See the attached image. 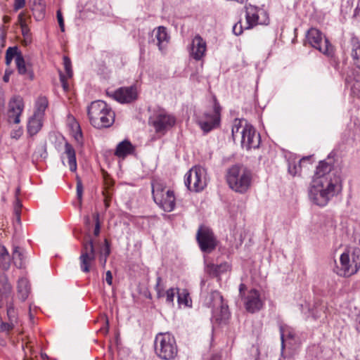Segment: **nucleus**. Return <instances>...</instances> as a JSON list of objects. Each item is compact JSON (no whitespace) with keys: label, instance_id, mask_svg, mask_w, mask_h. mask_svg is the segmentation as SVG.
<instances>
[{"label":"nucleus","instance_id":"obj_1","mask_svg":"<svg viewBox=\"0 0 360 360\" xmlns=\"http://www.w3.org/2000/svg\"><path fill=\"white\" fill-rule=\"evenodd\" d=\"M342 186L337 179L325 184L321 180H313L309 188V199L316 205L326 206L332 198L342 191Z\"/></svg>","mask_w":360,"mask_h":360},{"label":"nucleus","instance_id":"obj_2","mask_svg":"<svg viewBox=\"0 0 360 360\" xmlns=\"http://www.w3.org/2000/svg\"><path fill=\"white\" fill-rule=\"evenodd\" d=\"M87 115L91 124L96 129L108 128L115 122L114 111L107 103L101 100L91 103L87 108Z\"/></svg>","mask_w":360,"mask_h":360},{"label":"nucleus","instance_id":"obj_3","mask_svg":"<svg viewBox=\"0 0 360 360\" xmlns=\"http://www.w3.org/2000/svg\"><path fill=\"white\" fill-rule=\"evenodd\" d=\"M252 172L243 165L231 167L226 174V181L230 188L236 193L244 194L251 186Z\"/></svg>","mask_w":360,"mask_h":360},{"label":"nucleus","instance_id":"obj_4","mask_svg":"<svg viewBox=\"0 0 360 360\" xmlns=\"http://www.w3.org/2000/svg\"><path fill=\"white\" fill-rule=\"evenodd\" d=\"M360 269V248H352L343 252L340 264L336 266V274L342 277H350Z\"/></svg>","mask_w":360,"mask_h":360},{"label":"nucleus","instance_id":"obj_5","mask_svg":"<svg viewBox=\"0 0 360 360\" xmlns=\"http://www.w3.org/2000/svg\"><path fill=\"white\" fill-rule=\"evenodd\" d=\"M151 186L152 195L155 202L164 211L172 212L176 205L174 191L166 190L165 183L158 179H153Z\"/></svg>","mask_w":360,"mask_h":360},{"label":"nucleus","instance_id":"obj_6","mask_svg":"<svg viewBox=\"0 0 360 360\" xmlns=\"http://www.w3.org/2000/svg\"><path fill=\"white\" fill-rule=\"evenodd\" d=\"M155 354L162 359L172 360L178 353L175 338L169 333H158L154 342Z\"/></svg>","mask_w":360,"mask_h":360},{"label":"nucleus","instance_id":"obj_7","mask_svg":"<svg viewBox=\"0 0 360 360\" xmlns=\"http://www.w3.org/2000/svg\"><path fill=\"white\" fill-rule=\"evenodd\" d=\"M213 101L212 109L205 111L197 119L198 124L205 134L217 128L220 124L221 107L216 97L213 98Z\"/></svg>","mask_w":360,"mask_h":360},{"label":"nucleus","instance_id":"obj_8","mask_svg":"<svg viewBox=\"0 0 360 360\" xmlns=\"http://www.w3.org/2000/svg\"><path fill=\"white\" fill-rule=\"evenodd\" d=\"M148 122L157 134L164 136L175 125L176 117L165 110H160L150 117Z\"/></svg>","mask_w":360,"mask_h":360},{"label":"nucleus","instance_id":"obj_9","mask_svg":"<svg viewBox=\"0 0 360 360\" xmlns=\"http://www.w3.org/2000/svg\"><path fill=\"white\" fill-rule=\"evenodd\" d=\"M184 183L191 191L200 192L207 186V172L200 166H194L190 169L184 176Z\"/></svg>","mask_w":360,"mask_h":360},{"label":"nucleus","instance_id":"obj_10","mask_svg":"<svg viewBox=\"0 0 360 360\" xmlns=\"http://www.w3.org/2000/svg\"><path fill=\"white\" fill-rule=\"evenodd\" d=\"M318 179L325 184L330 182V180L337 179L339 185H342V179L339 172L334 168L333 160L330 158L320 161L316 167L313 180Z\"/></svg>","mask_w":360,"mask_h":360},{"label":"nucleus","instance_id":"obj_11","mask_svg":"<svg viewBox=\"0 0 360 360\" xmlns=\"http://www.w3.org/2000/svg\"><path fill=\"white\" fill-rule=\"evenodd\" d=\"M196 240L200 250L206 254L211 253L217 245V240L213 231L208 227L200 226L196 233Z\"/></svg>","mask_w":360,"mask_h":360},{"label":"nucleus","instance_id":"obj_12","mask_svg":"<svg viewBox=\"0 0 360 360\" xmlns=\"http://www.w3.org/2000/svg\"><path fill=\"white\" fill-rule=\"evenodd\" d=\"M306 38L312 47L324 54H328L333 50L328 39L316 28H310L307 32Z\"/></svg>","mask_w":360,"mask_h":360},{"label":"nucleus","instance_id":"obj_13","mask_svg":"<svg viewBox=\"0 0 360 360\" xmlns=\"http://www.w3.org/2000/svg\"><path fill=\"white\" fill-rule=\"evenodd\" d=\"M206 304L212 309L213 316L217 320L228 318V307L223 303V297L219 292L212 291L206 300Z\"/></svg>","mask_w":360,"mask_h":360},{"label":"nucleus","instance_id":"obj_14","mask_svg":"<svg viewBox=\"0 0 360 360\" xmlns=\"http://www.w3.org/2000/svg\"><path fill=\"white\" fill-rule=\"evenodd\" d=\"M260 134L252 125L245 122L244 128L241 130L240 144L243 148L249 150L258 148L260 145Z\"/></svg>","mask_w":360,"mask_h":360},{"label":"nucleus","instance_id":"obj_15","mask_svg":"<svg viewBox=\"0 0 360 360\" xmlns=\"http://www.w3.org/2000/svg\"><path fill=\"white\" fill-rule=\"evenodd\" d=\"M245 18L248 26L246 29H250L255 25H267L269 19L267 13L262 8L251 4L245 6Z\"/></svg>","mask_w":360,"mask_h":360},{"label":"nucleus","instance_id":"obj_16","mask_svg":"<svg viewBox=\"0 0 360 360\" xmlns=\"http://www.w3.org/2000/svg\"><path fill=\"white\" fill-rule=\"evenodd\" d=\"M95 258L96 254L93 241L91 239H88L83 243V250L79 257L82 271L89 272L90 271V265Z\"/></svg>","mask_w":360,"mask_h":360},{"label":"nucleus","instance_id":"obj_17","mask_svg":"<svg viewBox=\"0 0 360 360\" xmlns=\"http://www.w3.org/2000/svg\"><path fill=\"white\" fill-rule=\"evenodd\" d=\"M23 108V100L20 96L12 98L8 103V121L10 123L18 124Z\"/></svg>","mask_w":360,"mask_h":360},{"label":"nucleus","instance_id":"obj_18","mask_svg":"<svg viewBox=\"0 0 360 360\" xmlns=\"http://www.w3.org/2000/svg\"><path fill=\"white\" fill-rule=\"evenodd\" d=\"M138 97L137 89L135 86L120 87L113 94V98L121 103H129Z\"/></svg>","mask_w":360,"mask_h":360},{"label":"nucleus","instance_id":"obj_19","mask_svg":"<svg viewBox=\"0 0 360 360\" xmlns=\"http://www.w3.org/2000/svg\"><path fill=\"white\" fill-rule=\"evenodd\" d=\"M345 85L350 89L354 96L360 98V72L351 70L347 72L345 77Z\"/></svg>","mask_w":360,"mask_h":360},{"label":"nucleus","instance_id":"obj_20","mask_svg":"<svg viewBox=\"0 0 360 360\" xmlns=\"http://www.w3.org/2000/svg\"><path fill=\"white\" fill-rule=\"evenodd\" d=\"M206 50V41L199 34L195 35L191 43V56L195 60H200L204 57Z\"/></svg>","mask_w":360,"mask_h":360},{"label":"nucleus","instance_id":"obj_21","mask_svg":"<svg viewBox=\"0 0 360 360\" xmlns=\"http://www.w3.org/2000/svg\"><path fill=\"white\" fill-rule=\"evenodd\" d=\"M262 304L259 292L255 289L251 290L248 292L245 302L247 311L250 313H255L262 309Z\"/></svg>","mask_w":360,"mask_h":360},{"label":"nucleus","instance_id":"obj_22","mask_svg":"<svg viewBox=\"0 0 360 360\" xmlns=\"http://www.w3.org/2000/svg\"><path fill=\"white\" fill-rule=\"evenodd\" d=\"M134 151V146L129 140L125 139L117 145L115 155L120 158H124L127 155L133 154Z\"/></svg>","mask_w":360,"mask_h":360},{"label":"nucleus","instance_id":"obj_23","mask_svg":"<svg viewBox=\"0 0 360 360\" xmlns=\"http://www.w3.org/2000/svg\"><path fill=\"white\" fill-rule=\"evenodd\" d=\"M205 271L212 276H219L221 274L228 271L230 269V266L227 262H224L220 264H214L212 263L207 264L206 259H205Z\"/></svg>","mask_w":360,"mask_h":360},{"label":"nucleus","instance_id":"obj_24","mask_svg":"<svg viewBox=\"0 0 360 360\" xmlns=\"http://www.w3.org/2000/svg\"><path fill=\"white\" fill-rule=\"evenodd\" d=\"M153 33H155V38L158 41L157 45L159 50L163 51L169 39L166 28L163 26H160L157 30H153Z\"/></svg>","mask_w":360,"mask_h":360},{"label":"nucleus","instance_id":"obj_25","mask_svg":"<svg viewBox=\"0 0 360 360\" xmlns=\"http://www.w3.org/2000/svg\"><path fill=\"white\" fill-rule=\"evenodd\" d=\"M42 118L43 117L37 116L33 115L28 121L27 123V132L30 136L37 134L42 127Z\"/></svg>","mask_w":360,"mask_h":360},{"label":"nucleus","instance_id":"obj_26","mask_svg":"<svg viewBox=\"0 0 360 360\" xmlns=\"http://www.w3.org/2000/svg\"><path fill=\"white\" fill-rule=\"evenodd\" d=\"M18 296L22 301H25L30 293V288L27 278H21L18 281Z\"/></svg>","mask_w":360,"mask_h":360},{"label":"nucleus","instance_id":"obj_27","mask_svg":"<svg viewBox=\"0 0 360 360\" xmlns=\"http://www.w3.org/2000/svg\"><path fill=\"white\" fill-rule=\"evenodd\" d=\"M65 153L68 158V165L70 171L75 172L77 169L75 150L72 146L68 142L65 144Z\"/></svg>","mask_w":360,"mask_h":360},{"label":"nucleus","instance_id":"obj_28","mask_svg":"<svg viewBox=\"0 0 360 360\" xmlns=\"http://www.w3.org/2000/svg\"><path fill=\"white\" fill-rule=\"evenodd\" d=\"M311 156L303 157L299 161H289L288 164V170L290 174L292 176H295L297 174H300L301 172V164L306 160H309Z\"/></svg>","mask_w":360,"mask_h":360},{"label":"nucleus","instance_id":"obj_29","mask_svg":"<svg viewBox=\"0 0 360 360\" xmlns=\"http://www.w3.org/2000/svg\"><path fill=\"white\" fill-rule=\"evenodd\" d=\"M48 105L49 102L46 97L43 96L38 97L35 102V111L34 114L37 116L43 117Z\"/></svg>","mask_w":360,"mask_h":360},{"label":"nucleus","instance_id":"obj_30","mask_svg":"<svg viewBox=\"0 0 360 360\" xmlns=\"http://www.w3.org/2000/svg\"><path fill=\"white\" fill-rule=\"evenodd\" d=\"M279 330L281 333V349L283 352L285 348V339H293L295 338V334L293 330L287 325H280Z\"/></svg>","mask_w":360,"mask_h":360},{"label":"nucleus","instance_id":"obj_31","mask_svg":"<svg viewBox=\"0 0 360 360\" xmlns=\"http://www.w3.org/2000/svg\"><path fill=\"white\" fill-rule=\"evenodd\" d=\"M177 302L178 304L181 307L184 305V307H191L192 300L190 297L189 292L186 289H183L180 290L179 289V292H177Z\"/></svg>","mask_w":360,"mask_h":360},{"label":"nucleus","instance_id":"obj_32","mask_svg":"<svg viewBox=\"0 0 360 360\" xmlns=\"http://www.w3.org/2000/svg\"><path fill=\"white\" fill-rule=\"evenodd\" d=\"M245 122H247L245 120H239L235 119L231 129V135L233 141L238 137L241 139V130L244 128Z\"/></svg>","mask_w":360,"mask_h":360},{"label":"nucleus","instance_id":"obj_33","mask_svg":"<svg viewBox=\"0 0 360 360\" xmlns=\"http://www.w3.org/2000/svg\"><path fill=\"white\" fill-rule=\"evenodd\" d=\"M6 310L8 321L16 324L18 321V316L13 300L7 302Z\"/></svg>","mask_w":360,"mask_h":360},{"label":"nucleus","instance_id":"obj_34","mask_svg":"<svg viewBox=\"0 0 360 360\" xmlns=\"http://www.w3.org/2000/svg\"><path fill=\"white\" fill-rule=\"evenodd\" d=\"M11 285L8 283V278L6 275H0V293L4 295H8L11 292Z\"/></svg>","mask_w":360,"mask_h":360},{"label":"nucleus","instance_id":"obj_35","mask_svg":"<svg viewBox=\"0 0 360 360\" xmlns=\"http://www.w3.org/2000/svg\"><path fill=\"white\" fill-rule=\"evenodd\" d=\"M351 56L354 64L360 69V42H356L352 45Z\"/></svg>","mask_w":360,"mask_h":360},{"label":"nucleus","instance_id":"obj_36","mask_svg":"<svg viewBox=\"0 0 360 360\" xmlns=\"http://www.w3.org/2000/svg\"><path fill=\"white\" fill-rule=\"evenodd\" d=\"M179 292L178 288H170L166 290V294L164 298H165V302L167 305L170 307H174V297Z\"/></svg>","mask_w":360,"mask_h":360},{"label":"nucleus","instance_id":"obj_37","mask_svg":"<svg viewBox=\"0 0 360 360\" xmlns=\"http://www.w3.org/2000/svg\"><path fill=\"white\" fill-rule=\"evenodd\" d=\"M0 257L4 260L3 270L8 269L10 266V256L5 246L0 245Z\"/></svg>","mask_w":360,"mask_h":360},{"label":"nucleus","instance_id":"obj_38","mask_svg":"<svg viewBox=\"0 0 360 360\" xmlns=\"http://www.w3.org/2000/svg\"><path fill=\"white\" fill-rule=\"evenodd\" d=\"M155 290L157 294V297L158 299L164 298L166 294V290H165V286L162 283V278L160 276H158L156 281V285L155 286Z\"/></svg>","mask_w":360,"mask_h":360},{"label":"nucleus","instance_id":"obj_39","mask_svg":"<svg viewBox=\"0 0 360 360\" xmlns=\"http://www.w3.org/2000/svg\"><path fill=\"white\" fill-rule=\"evenodd\" d=\"M13 259L14 260V264L18 268H22L23 266L22 260L23 255L22 252L20 251L18 248H15L13 252Z\"/></svg>","mask_w":360,"mask_h":360},{"label":"nucleus","instance_id":"obj_40","mask_svg":"<svg viewBox=\"0 0 360 360\" xmlns=\"http://www.w3.org/2000/svg\"><path fill=\"white\" fill-rule=\"evenodd\" d=\"M6 56L9 57L11 60L15 58V61L18 56H23L22 53L19 51L18 47L16 46L8 47L6 51Z\"/></svg>","mask_w":360,"mask_h":360},{"label":"nucleus","instance_id":"obj_41","mask_svg":"<svg viewBox=\"0 0 360 360\" xmlns=\"http://www.w3.org/2000/svg\"><path fill=\"white\" fill-rule=\"evenodd\" d=\"M16 67L20 75H25L27 73V68L25 61L23 56H18L16 58Z\"/></svg>","mask_w":360,"mask_h":360},{"label":"nucleus","instance_id":"obj_42","mask_svg":"<svg viewBox=\"0 0 360 360\" xmlns=\"http://www.w3.org/2000/svg\"><path fill=\"white\" fill-rule=\"evenodd\" d=\"M32 11L34 15L37 20H40L44 18L45 14V6H40L39 7H33Z\"/></svg>","mask_w":360,"mask_h":360},{"label":"nucleus","instance_id":"obj_43","mask_svg":"<svg viewBox=\"0 0 360 360\" xmlns=\"http://www.w3.org/2000/svg\"><path fill=\"white\" fill-rule=\"evenodd\" d=\"M77 198L79 202H82V194H83V185L82 180L79 176H77Z\"/></svg>","mask_w":360,"mask_h":360},{"label":"nucleus","instance_id":"obj_44","mask_svg":"<svg viewBox=\"0 0 360 360\" xmlns=\"http://www.w3.org/2000/svg\"><path fill=\"white\" fill-rule=\"evenodd\" d=\"M63 65L68 77H71L72 76V70L71 69V61L68 56L63 57Z\"/></svg>","mask_w":360,"mask_h":360},{"label":"nucleus","instance_id":"obj_45","mask_svg":"<svg viewBox=\"0 0 360 360\" xmlns=\"http://www.w3.org/2000/svg\"><path fill=\"white\" fill-rule=\"evenodd\" d=\"M15 323L8 321V322H1L0 323V332H9L14 326Z\"/></svg>","mask_w":360,"mask_h":360},{"label":"nucleus","instance_id":"obj_46","mask_svg":"<svg viewBox=\"0 0 360 360\" xmlns=\"http://www.w3.org/2000/svg\"><path fill=\"white\" fill-rule=\"evenodd\" d=\"M21 32L22 34L24 37L26 41H31V32L30 30L27 25V24H22Z\"/></svg>","mask_w":360,"mask_h":360},{"label":"nucleus","instance_id":"obj_47","mask_svg":"<svg viewBox=\"0 0 360 360\" xmlns=\"http://www.w3.org/2000/svg\"><path fill=\"white\" fill-rule=\"evenodd\" d=\"M22 207L21 202L19 198L16 197L15 204H14V213L16 216L17 221H20V210Z\"/></svg>","mask_w":360,"mask_h":360},{"label":"nucleus","instance_id":"obj_48","mask_svg":"<svg viewBox=\"0 0 360 360\" xmlns=\"http://www.w3.org/2000/svg\"><path fill=\"white\" fill-rule=\"evenodd\" d=\"M323 307H316L314 309H309V313L311 314L312 318L314 319H318L321 317V312L323 311Z\"/></svg>","mask_w":360,"mask_h":360},{"label":"nucleus","instance_id":"obj_49","mask_svg":"<svg viewBox=\"0 0 360 360\" xmlns=\"http://www.w3.org/2000/svg\"><path fill=\"white\" fill-rule=\"evenodd\" d=\"M94 220L96 221L95 228H94V234L96 236H98L99 235V233H100V230H101V224H100V221H99V214L98 213L95 214L94 215Z\"/></svg>","mask_w":360,"mask_h":360},{"label":"nucleus","instance_id":"obj_50","mask_svg":"<svg viewBox=\"0 0 360 360\" xmlns=\"http://www.w3.org/2000/svg\"><path fill=\"white\" fill-rule=\"evenodd\" d=\"M56 15H57V19H58L60 29L61 32H65L64 20H63L62 13L60 10H58L57 11Z\"/></svg>","mask_w":360,"mask_h":360},{"label":"nucleus","instance_id":"obj_51","mask_svg":"<svg viewBox=\"0 0 360 360\" xmlns=\"http://www.w3.org/2000/svg\"><path fill=\"white\" fill-rule=\"evenodd\" d=\"M243 26H242V24H241L240 21L236 22L233 25V32L236 36H238V35L241 34L243 33Z\"/></svg>","mask_w":360,"mask_h":360},{"label":"nucleus","instance_id":"obj_52","mask_svg":"<svg viewBox=\"0 0 360 360\" xmlns=\"http://www.w3.org/2000/svg\"><path fill=\"white\" fill-rule=\"evenodd\" d=\"M104 243H105V248H104L105 258H104L103 264H105L106 259L110 253V243H109L108 240L107 239H105Z\"/></svg>","mask_w":360,"mask_h":360},{"label":"nucleus","instance_id":"obj_53","mask_svg":"<svg viewBox=\"0 0 360 360\" xmlns=\"http://www.w3.org/2000/svg\"><path fill=\"white\" fill-rule=\"evenodd\" d=\"M25 5V0H15L14 9L19 10L23 8Z\"/></svg>","mask_w":360,"mask_h":360},{"label":"nucleus","instance_id":"obj_54","mask_svg":"<svg viewBox=\"0 0 360 360\" xmlns=\"http://www.w3.org/2000/svg\"><path fill=\"white\" fill-rule=\"evenodd\" d=\"M60 81L62 84L63 88L65 91H68L69 89L68 84L66 81V79L63 75L60 74Z\"/></svg>","mask_w":360,"mask_h":360},{"label":"nucleus","instance_id":"obj_55","mask_svg":"<svg viewBox=\"0 0 360 360\" xmlns=\"http://www.w3.org/2000/svg\"><path fill=\"white\" fill-rule=\"evenodd\" d=\"M105 281L109 285L112 284V275L110 271H108L105 274Z\"/></svg>","mask_w":360,"mask_h":360},{"label":"nucleus","instance_id":"obj_56","mask_svg":"<svg viewBox=\"0 0 360 360\" xmlns=\"http://www.w3.org/2000/svg\"><path fill=\"white\" fill-rule=\"evenodd\" d=\"M18 23L20 27H22V24H27L26 20L25 19V15L22 13L18 15Z\"/></svg>","mask_w":360,"mask_h":360},{"label":"nucleus","instance_id":"obj_57","mask_svg":"<svg viewBox=\"0 0 360 360\" xmlns=\"http://www.w3.org/2000/svg\"><path fill=\"white\" fill-rule=\"evenodd\" d=\"M355 322L356 330L360 331V312L356 315Z\"/></svg>","mask_w":360,"mask_h":360},{"label":"nucleus","instance_id":"obj_58","mask_svg":"<svg viewBox=\"0 0 360 360\" xmlns=\"http://www.w3.org/2000/svg\"><path fill=\"white\" fill-rule=\"evenodd\" d=\"M40 6H45L43 0H34L33 7H39Z\"/></svg>","mask_w":360,"mask_h":360},{"label":"nucleus","instance_id":"obj_59","mask_svg":"<svg viewBox=\"0 0 360 360\" xmlns=\"http://www.w3.org/2000/svg\"><path fill=\"white\" fill-rule=\"evenodd\" d=\"M77 127H78V131L76 133L75 138L77 141H79V138H81V139L82 138V131H81L79 125L77 126Z\"/></svg>","mask_w":360,"mask_h":360},{"label":"nucleus","instance_id":"obj_60","mask_svg":"<svg viewBox=\"0 0 360 360\" xmlns=\"http://www.w3.org/2000/svg\"><path fill=\"white\" fill-rule=\"evenodd\" d=\"M11 72H8V70H6L5 75H4L3 79L5 82H8L9 81V75Z\"/></svg>","mask_w":360,"mask_h":360},{"label":"nucleus","instance_id":"obj_61","mask_svg":"<svg viewBox=\"0 0 360 360\" xmlns=\"http://www.w3.org/2000/svg\"><path fill=\"white\" fill-rule=\"evenodd\" d=\"M245 289V285L243 283H241L239 286V292L240 294H242L243 291Z\"/></svg>","mask_w":360,"mask_h":360},{"label":"nucleus","instance_id":"obj_62","mask_svg":"<svg viewBox=\"0 0 360 360\" xmlns=\"http://www.w3.org/2000/svg\"><path fill=\"white\" fill-rule=\"evenodd\" d=\"M13 60H11L9 57L6 56V65H10Z\"/></svg>","mask_w":360,"mask_h":360},{"label":"nucleus","instance_id":"obj_63","mask_svg":"<svg viewBox=\"0 0 360 360\" xmlns=\"http://www.w3.org/2000/svg\"><path fill=\"white\" fill-rule=\"evenodd\" d=\"M39 150L43 152V153L44 154V158H45L46 156V152L45 149L43 147H41V148H39ZM41 157L43 158V154H41Z\"/></svg>","mask_w":360,"mask_h":360},{"label":"nucleus","instance_id":"obj_64","mask_svg":"<svg viewBox=\"0 0 360 360\" xmlns=\"http://www.w3.org/2000/svg\"><path fill=\"white\" fill-rule=\"evenodd\" d=\"M10 20V18L8 16H4V22L5 23H7Z\"/></svg>","mask_w":360,"mask_h":360}]
</instances>
